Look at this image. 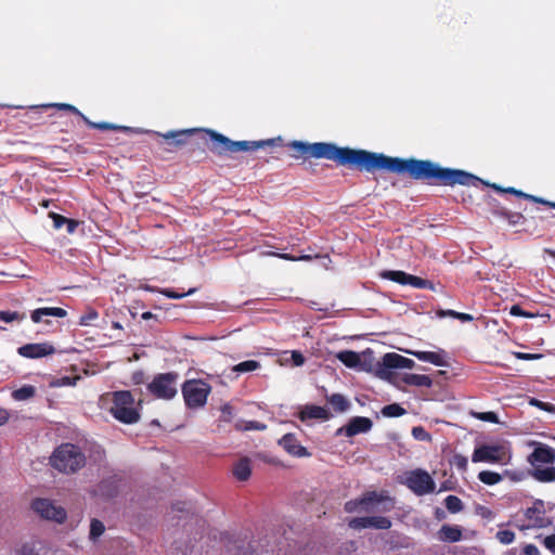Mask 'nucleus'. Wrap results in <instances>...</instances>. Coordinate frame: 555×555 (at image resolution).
Returning a JSON list of instances; mask_svg holds the SVG:
<instances>
[{"instance_id":"obj_63","label":"nucleus","mask_w":555,"mask_h":555,"mask_svg":"<svg viewBox=\"0 0 555 555\" xmlns=\"http://www.w3.org/2000/svg\"><path fill=\"white\" fill-rule=\"evenodd\" d=\"M435 515H436V518H437V519H442V518H444V516H446V515H444V512H443L441 508H439V507H438V508H436Z\"/></svg>"},{"instance_id":"obj_41","label":"nucleus","mask_w":555,"mask_h":555,"mask_svg":"<svg viewBox=\"0 0 555 555\" xmlns=\"http://www.w3.org/2000/svg\"><path fill=\"white\" fill-rule=\"evenodd\" d=\"M99 318V313L95 309H89L79 319L80 325H91L93 321H95Z\"/></svg>"},{"instance_id":"obj_1","label":"nucleus","mask_w":555,"mask_h":555,"mask_svg":"<svg viewBox=\"0 0 555 555\" xmlns=\"http://www.w3.org/2000/svg\"><path fill=\"white\" fill-rule=\"evenodd\" d=\"M287 146L294 151L292 156L296 159L324 158L335 162L338 166H346L359 171L385 170L397 175H408L414 180L426 181L429 184L477 185L481 181L473 173L461 169L443 168L431 160L391 157L383 153L338 146L332 142L309 143L294 140L287 143Z\"/></svg>"},{"instance_id":"obj_50","label":"nucleus","mask_w":555,"mask_h":555,"mask_svg":"<svg viewBox=\"0 0 555 555\" xmlns=\"http://www.w3.org/2000/svg\"><path fill=\"white\" fill-rule=\"evenodd\" d=\"M412 435L418 440H428L430 438L429 434L421 426L413 427Z\"/></svg>"},{"instance_id":"obj_26","label":"nucleus","mask_w":555,"mask_h":555,"mask_svg":"<svg viewBox=\"0 0 555 555\" xmlns=\"http://www.w3.org/2000/svg\"><path fill=\"white\" fill-rule=\"evenodd\" d=\"M48 108L43 107V105L31 106L24 115L26 122H33L34 125L44 124L41 111Z\"/></svg>"},{"instance_id":"obj_12","label":"nucleus","mask_w":555,"mask_h":555,"mask_svg":"<svg viewBox=\"0 0 555 555\" xmlns=\"http://www.w3.org/2000/svg\"><path fill=\"white\" fill-rule=\"evenodd\" d=\"M386 500V496L377 493L376 491H369L360 499L350 500L345 503V511L347 513L365 512L373 513V506Z\"/></svg>"},{"instance_id":"obj_3","label":"nucleus","mask_w":555,"mask_h":555,"mask_svg":"<svg viewBox=\"0 0 555 555\" xmlns=\"http://www.w3.org/2000/svg\"><path fill=\"white\" fill-rule=\"evenodd\" d=\"M531 444L534 446V450L528 455L527 460L534 468L531 473L532 477L540 482L555 481V466L540 468L541 464H554L555 449L535 441Z\"/></svg>"},{"instance_id":"obj_38","label":"nucleus","mask_w":555,"mask_h":555,"mask_svg":"<svg viewBox=\"0 0 555 555\" xmlns=\"http://www.w3.org/2000/svg\"><path fill=\"white\" fill-rule=\"evenodd\" d=\"M43 107H54L59 111H66V112H70L75 115H78L81 119H82V116H85L76 106L72 105V104H67V103H52V104H43Z\"/></svg>"},{"instance_id":"obj_57","label":"nucleus","mask_w":555,"mask_h":555,"mask_svg":"<svg viewBox=\"0 0 555 555\" xmlns=\"http://www.w3.org/2000/svg\"><path fill=\"white\" fill-rule=\"evenodd\" d=\"M455 319L462 321V322H470L474 320V317L468 313L464 312H456Z\"/></svg>"},{"instance_id":"obj_19","label":"nucleus","mask_w":555,"mask_h":555,"mask_svg":"<svg viewBox=\"0 0 555 555\" xmlns=\"http://www.w3.org/2000/svg\"><path fill=\"white\" fill-rule=\"evenodd\" d=\"M525 516L530 522L528 527L543 528L547 525L544 511L535 505L528 507Z\"/></svg>"},{"instance_id":"obj_47","label":"nucleus","mask_w":555,"mask_h":555,"mask_svg":"<svg viewBox=\"0 0 555 555\" xmlns=\"http://www.w3.org/2000/svg\"><path fill=\"white\" fill-rule=\"evenodd\" d=\"M232 417H233V408L229 403L223 404L221 408L220 420L229 423L232 421Z\"/></svg>"},{"instance_id":"obj_20","label":"nucleus","mask_w":555,"mask_h":555,"mask_svg":"<svg viewBox=\"0 0 555 555\" xmlns=\"http://www.w3.org/2000/svg\"><path fill=\"white\" fill-rule=\"evenodd\" d=\"M463 537L459 526L443 525L438 531V538L443 542H459Z\"/></svg>"},{"instance_id":"obj_6","label":"nucleus","mask_w":555,"mask_h":555,"mask_svg":"<svg viewBox=\"0 0 555 555\" xmlns=\"http://www.w3.org/2000/svg\"><path fill=\"white\" fill-rule=\"evenodd\" d=\"M181 390L185 405L189 409H198L206 404L211 387L202 379H190L182 385Z\"/></svg>"},{"instance_id":"obj_40","label":"nucleus","mask_w":555,"mask_h":555,"mask_svg":"<svg viewBox=\"0 0 555 555\" xmlns=\"http://www.w3.org/2000/svg\"><path fill=\"white\" fill-rule=\"evenodd\" d=\"M504 215V219L508 222L509 225L521 224L525 221V217L521 212H515L508 210V212H502Z\"/></svg>"},{"instance_id":"obj_48","label":"nucleus","mask_w":555,"mask_h":555,"mask_svg":"<svg viewBox=\"0 0 555 555\" xmlns=\"http://www.w3.org/2000/svg\"><path fill=\"white\" fill-rule=\"evenodd\" d=\"M50 218L53 220V225L55 229H61L63 225L66 224L68 218L59 215L56 212H50Z\"/></svg>"},{"instance_id":"obj_39","label":"nucleus","mask_w":555,"mask_h":555,"mask_svg":"<svg viewBox=\"0 0 555 555\" xmlns=\"http://www.w3.org/2000/svg\"><path fill=\"white\" fill-rule=\"evenodd\" d=\"M26 318L25 313H20L16 311H0V320L10 323L13 321H23Z\"/></svg>"},{"instance_id":"obj_34","label":"nucleus","mask_w":555,"mask_h":555,"mask_svg":"<svg viewBox=\"0 0 555 555\" xmlns=\"http://www.w3.org/2000/svg\"><path fill=\"white\" fill-rule=\"evenodd\" d=\"M99 491L102 495L113 498L117 494V486L114 480L106 479L100 482Z\"/></svg>"},{"instance_id":"obj_30","label":"nucleus","mask_w":555,"mask_h":555,"mask_svg":"<svg viewBox=\"0 0 555 555\" xmlns=\"http://www.w3.org/2000/svg\"><path fill=\"white\" fill-rule=\"evenodd\" d=\"M260 367V363L256 360H246L232 366V372L237 374L254 372Z\"/></svg>"},{"instance_id":"obj_9","label":"nucleus","mask_w":555,"mask_h":555,"mask_svg":"<svg viewBox=\"0 0 555 555\" xmlns=\"http://www.w3.org/2000/svg\"><path fill=\"white\" fill-rule=\"evenodd\" d=\"M379 275L382 279L398 283L400 285H410L418 289H436L435 284L431 281L409 274L404 271L384 270Z\"/></svg>"},{"instance_id":"obj_22","label":"nucleus","mask_w":555,"mask_h":555,"mask_svg":"<svg viewBox=\"0 0 555 555\" xmlns=\"http://www.w3.org/2000/svg\"><path fill=\"white\" fill-rule=\"evenodd\" d=\"M234 477L240 481H246L251 475V465L248 457L238 460L232 469Z\"/></svg>"},{"instance_id":"obj_16","label":"nucleus","mask_w":555,"mask_h":555,"mask_svg":"<svg viewBox=\"0 0 555 555\" xmlns=\"http://www.w3.org/2000/svg\"><path fill=\"white\" fill-rule=\"evenodd\" d=\"M380 365L385 369H412L415 362L396 352H388L382 358Z\"/></svg>"},{"instance_id":"obj_23","label":"nucleus","mask_w":555,"mask_h":555,"mask_svg":"<svg viewBox=\"0 0 555 555\" xmlns=\"http://www.w3.org/2000/svg\"><path fill=\"white\" fill-rule=\"evenodd\" d=\"M82 120L87 124L88 127H90L92 129H98V130H102V131L113 130V131L131 132V128L127 127V126H118V125L106 122V121L95 122V121H91L87 116H82Z\"/></svg>"},{"instance_id":"obj_13","label":"nucleus","mask_w":555,"mask_h":555,"mask_svg":"<svg viewBox=\"0 0 555 555\" xmlns=\"http://www.w3.org/2000/svg\"><path fill=\"white\" fill-rule=\"evenodd\" d=\"M373 427V422L371 418L365 416H353L349 420V422L339 427L335 431L336 437L345 436L348 438L354 437L360 434H365L370 431Z\"/></svg>"},{"instance_id":"obj_24","label":"nucleus","mask_w":555,"mask_h":555,"mask_svg":"<svg viewBox=\"0 0 555 555\" xmlns=\"http://www.w3.org/2000/svg\"><path fill=\"white\" fill-rule=\"evenodd\" d=\"M402 382L410 386L417 387H430L433 385V379L428 375L413 374L406 373L402 377Z\"/></svg>"},{"instance_id":"obj_61","label":"nucleus","mask_w":555,"mask_h":555,"mask_svg":"<svg viewBox=\"0 0 555 555\" xmlns=\"http://www.w3.org/2000/svg\"><path fill=\"white\" fill-rule=\"evenodd\" d=\"M502 212H508L507 209L503 208V207H500V208H495L492 210V214L494 216H498V217H501V218H504V215Z\"/></svg>"},{"instance_id":"obj_18","label":"nucleus","mask_w":555,"mask_h":555,"mask_svg":"<svg viewBox=\"0 0 555 555\" xmlns=\"http://www.w3.org/2000/svg\"><path fill=\"white\" fill-rule=\"evenodd\" d=\"M67 315V311L63 308L59 307H43L35 309L31 314V321L34 323H39L43 320V317H55V318H65Z\"/></svg>"},{"instance_id":"obj_8","label":"nucleus","mask_w":555,"mask_h":555,"mask_svg":"<svg viewBox=\"0 0 555 555\" xmlns=\"http://www.w3.org/2000/svg\"><path fill=\"white\" fill-rule=\"evenodd\" d=\"M404 485L416 495H425L435 491L436 483L424 469L416 468L405 476Z\"/></svg>"},{"instance_id":"obj_15","label":"nucleus","mask_w":555,"mask_h":555,"mask_svg":"<svg viewBox=\"0 0 555 555\" xmlns=\"http://www.w3.org/2000/svg\"><path fill=\"white\" fill-rule=\"evenodd\" d=\"M279 444L291 455L296 457H308L310 452L302 447L294 434H285Z\"/></svg>"},{"instance_id":"obj_64","label":"nucleus","mask_w":555,"mask_h":555,"mask_svg":"<svg viewBox=\"0 0 555 555\" xmlns=\"http://www.w3.org/2000/svg\"><path fill=\"white\" fill-rule=\"evenodd\" d=\"M544 253L548 254L551 257H553L555 259V250L550 249V248H545Z\"/></svg>"},{"instance_id":"obj_55","label":"nucleus","mask_w":555,"mask_h":555,"mask_svg":"<svg viewBox=\"0 0 555 555\" xmlns=\"http://www.w3.org/2000/svg\"><path fill=\"white\" fill-rule=\"evenodd\" d=\"M524 553L526 555H541L539 548L534 544H527L524 547Z\"/></svg>"},{"instance_id":"obj_28","label":"nucleus","mask_w":555,"mask_h":555,"mask_svg":"<svg viewBox=\"0 0 555 555\" xmlns=\"http://www.w3.org/2000/svg\"><path fill=\"white\" fill-rule=\"evenodd\" d=\"M327 401L336 412H345L349 408L348 400L340 393H333Z\"/></svg>"},{"instance_id":"obj_14","label":"nucleus","mask_w":555,"mask_h":555,"mask_svg":"<svg viewBox=\"0 0 555 555\" xmlns=\"http://www.w3.org/2000/svg\"><path fill=\"white\" fill-rule=\"evenodd\" d=\"M17 353L27 359H39L55 353V348L50 343L26 344L17 349Z\"/></svg>"},{"instance_id":"obj_27","label":"nucleus","mask_w":555,"mask_h":555,"mask_svg":"<svg viewBox=\"0 0 555 555\" xmlns=\"http://www.w3.org/2000/svg\"><path fill=\"white\" fill-rule=\"evenodd\" d=\"M222 540H224L229 552H233V555H256L254 550H245L243 546L237 545V541H231L229 534H225Z\"/></svg>"},{"instance_id":"obj_56","label":"nucleus","mask_w":555,"mask_h":555,"mask_svg":"<svg viewBox=\"0 0 555 555\" xmlns=\"http://www.w3.org/2000/svg\"><path fill=\"white\" fill-rule=\"evenodd\" d=\"M65 225H66L67 232L69 234H73L76 231L77 227L79 225V222L77 220H75V219H69L68 218V220H67Z\"/></svg>"},{"instance_id":"obj_49","label":"nucleus","mask_w":555,"mask_h":555,"mask_svg":"<svg viewBox=\"0 0 555 555\" xmlns=\"http://www.w3.org/2000/svg\"><path fill=\"white\" fill-rule=\"evenodd\" d=\"M509 313L514 317H525V318H533L534 314L524 311L519 305H514L511 307Z\"/></svg>"},{"instance_id":"obj_17","label":"nucleus","mask_w":555,"mask_h":555,"mask_svg":"<svg viewBox=\"0 0 555 555\" xmlns=\"http://www.w3.org/2000/svg\"><path fill=\"white\" fill-rule=\"evenodd\" d=\"M416 359L420 361L428 362L437 366H448V362L446 361V352L440 350L438 352L435 351H411Z\"/></svg>"},{"instance_id":"obj_10","label":"nucleus","mask_w":555,"mask_h":555,"mask_svg":"<svg viewBox=\"0 0 555 555\" xmlns=\"http://www.w3.org/2000/svg\"><path fill=\"white\" fill-rule=\"evenodd\" d=\"M33 511L47 520H53L63 524L66 520L67 513L62 506H56L51 500L37 498L31 502Z\"/></svg>"},{"instance_id":"obj_62","label":"nucleus","mask_w":555,"mask_h":555,"mask_svg":"<svg viewBox=\"0 0 555 555\" xmlns=\"http://www.w3.org/2000/svg\"><path fill=\"white\" fill-rule=\"evenodd\" d=\"M276 256L285 260H297V258L291 256L289 254H276Z\"/></svg>"},{"instance_id":"obj_36","label":"nucleus","mask_w":555,"mask_h":555,"mask_svg":"<svg viewBox=\"0 0 555 555\" xmlns=\"http://www.w3.org/2000/svg\"><path fill=\"white\" fill-rule=\"evenodd\" d=\"M348 526L354 530L371 528V516L351 518Z\"/></svg>"},{"instance_id":"obj_32","label":"nucleus","mask_w":555,"mask_h":555,"mask_svg":"<svg viewBox=\"0 0 555 555\" xmlns=\"http://www.w3.org/2000/svg\"><path fill=\"white\" fill-rule=\"evenodd\" d=\"M444 505L451 514L460 513L464 508L462 500L459 496L452 494L444 499Z\"/></svg>"},{"instance_id":"obj_5","label":"nucleus","mask_w":555,"mask_h":555,"mask_svg":"<svg viewBox=\"0 0 555 555\" xmlns=\"http://www.w3.org/2000/svg\"><path fill=\"white\" fill-rule=\"evenodd\" d=\"M109 413L122 424H135L140 420V402L137 403L129 390L112 392Z\"/></svg>"},{"instance_id":"obj_60","label":"nucleus","mask_w":555,"mask_h":555,"mask_svg":"<svg viewBox=\"0 0 555 555\" xmlns=\"http://www.w3.org/2000/svg\"><path fill=\"white\" fill-rule=\"evenodd\" d=\"M143 376H144L143 372H135V373H133V375H132L133 383L134 384H141L142 380H143Z\"/></svg>"},{"instance_id":"obj_29","label":"nucleus","mask_w":555,"mask_h":555,"mask_svg":"<svg viewBox=\"0 0 555 555\" xmlns=\"http://www.w3.org/2000/svg\"><path fill=\"white\" fill-rule=\"evenodd\" d=\"M36 393V388L31 385H24L12 392V398L16 401H24L33 398Z\"/></svg>"},{"instance_id":"obj_46","label":"nucleus","mask_w":555,"mask_h":555,"mask_svg":"<svg viewBox=\"0 0 555 555\" xmlns=\"http://www.w3.org/2000/svg\"><path fill=\"white\" fill-rule=\"evenodd\" d=\"M530 404L533 405V406L539 408L540 410L546 411V412L555 411V405L554 404L548 403V402L540 401V400H538L535 398H532L530 400Z\"/></svg>"},{"instance_id":"obj_45","label":"nucleus","mask_w":555,"mask_h":555,"mask_svg":"<svg viewBox=\"0 0 555 555\" xmlns=\"http://www.w3.org/2000/svg\"><path fill=\"white\" fill-rule=\"evenodd\" d=\"M195 291H196L195 288H191L186 293H178L173 289L165 288L160 293L171 299H181L188 295H192Z\"/></svg>"},{"instance_id":"obj_11","label":"nucleus","mask_w":555,"mask_h":555,"mask_svg":"<svg viewBox=\"0 0 555 555\" xmlns=\"http://www.w3.org/2000/svg\"><path fill=\"white\" fill-rule=\"evenodd\" d=\"M506 457L505 448L501 444H482L475 448L472 461L474 463H504Z\"/></svg>"},{"instance_id":"obj_25","label":"nucleus","mask_w":555,"mask_h":555,"mask_svg":"<svg viewBox=\"0 0 555 555\" xmlns=\"http://www.w3.org/2000/svg\"><path fill=\"white\" fill-rule=\"evenodd\" d=\"M336 358L347 367H356L360 364V356L352 350H344L337 353Z\"/></svg>"},{"instance_id":"obj_35","label":"nucleus","mask_w":555,"mask_h":555,"mask_svg":"<svg viewBox=\"0 0 555 555\" xmlns=\"http://www.w3.org/2000/svg\"><path fill=\"white\" fill-rule=\"evenodd\" d=\"M382 414L386 417H399L405 414V410L398 403H391L382 409Z\"/></svg>"},{"instance_id":"obj_52","label":"nucleus","mask_w":555,"mask_h":555,"mask_svg":"<svg viewBox=\"0 0 555 555\" xmlns=\"http://www.w3.org/2000/svg\"><path fill=\"white\" fill-rule=\"evenodd\" d=\"M80 379L79 376H64L61 379H59V385L61 386H75L77 380Z\"/></svg>"},{"instance_id":"obj_37","label":"nucleus","mask_w":555,"mask_h":555,"mask_svg":"<svg viewBox=\"0 0 555 555\" xmlns=\"http://www.w3.org/2000/svg\"><path fill=\"white\" fill-rule=\"evenodd\" d=\"M391 527V520L384 516H371V528L386 530Z\"/></svg>"},{"instance_id":"obj_44","label":"nucleus","mask_w":555,"mask_h":555,"mask_svg":"<svg viewBox=\"0 0 555 555\" xmlns=\"http://www.w3.org/2000/svg\"><path fill=\"white\" fill-rule=\"evenodd\" d=\"M451 464L455 466L459 470H466L467 469V457L462 454H454L451 459Z\"/></svg>"},{"instance_id":"obj_54","label":"nucleus","mask_w":555,"mask_h":555,"mask_svg":"<svg viewBox=\"0 0 555 555\" xmlns=\"http://www.w3.org/2000/svg\"><path fill=\"white\" fill-rule=\"evenodd\" d=\"M543 543L544 546L555 555V534L547 535Z\"/></svg>"},{"instance_id":"obj_51","label":"nucleus","mask_w":555,"mask_h":555,"mask_svg":"<svg viewBox=\"0 0 555 555\" xmlns=\"http://www.w3.org/2000/svg\"><path fill=\"white\" fill-rule=\"evenodd\" d=\"M305 357L300 351L294 350L292 351V361L294 365L300 366L305 363Z\"/></svg>"},{"instance_id":"obj_31","label":"nucleus","mask_w":555,"mask_h":555,"mask_svg":"<svg viewBox=\"0 0 555 555\" xmlns=\"http://www.w3.org/2000/svg\"><path fill=\"white\" fill-rule=\"evenodd\" d=\"M478 479L488 486H493L502 481V476L499 473L492 470H481L478 474Z\"/></svg>"},{"instance_id":"obj_53","label":"nucleus","mask_w":555,"mask_h":555,"mask_svg":"<svg viewBox=\"0 0 555 555\" xmlns=\"http://www.w3.org/2000/svg\"><path fill=\"white\" fill-rule=\"evenodd\" d=\"M516 358L519 360H538L542 358L540 353H525V352H516Z\"/></svg>"},{"instance_id":"obj_33","label":"nucleus","mask_w":555,"mask_h":555,"mask_svg":"<svg viewBox=\"0 0 555 555\" xmlns=\"http://www.w3.org/2000/svg\"><path fill=\"white\" fill-rule=\"evenodd\" d=\"M104 524L96 518H92L90 522L89 539L95 542L104 533Z\"/></svg>"},{"instance_id":"obj_59","label":"nucleus","mask_w":555,"mask_h":555,"mask_svg":"<svg viewBox=\"0 0 555 555\" xmlns=\"http://www.w3.org/2000/svg\"><path fill=\"white\" fill-rule=\"evenodd\" d=\"M9 420V413L5 409L0 408V426L5 424Z\"/></svg>"},{"instance_id":"obj_58","label":"nucleus","mask_w":555,"mask_h":555,"mask_svg":"<svg viewBox=\"0 0 555 555\" xmlns=\"http://www.w3.org/2000/svg\"><path fill=\"white\" fill-rule=\"evenodd\" d=\"M456 312L455 310H439L437 311V314L440 317V318H444V317H451L453 319H455V315H456Z\"/></svg>"},{"instance_id":"obj_4","label":"nucleus","mask_w":555,"mask_h":555,"mask_svg":"<svg viewBox=\"0 0 555 555\" xmlns=\"http://www.w3.org/2000/svg\"><path fill=\"white\" fill-rule=\"evenodd\" d=\"M50 463L61 473L73 474L85 466L86 456L78 446L63 443L52 453Z\"/></svg>"},{"instance_id":"obj_2","label":"nucleus","mask_w":555,"mask_h":555,"mask_svg":"<svg viewBox=\"0 0 555 555\" xmlns=\"http://www.w3.org/2000/svg\"><path fill=\"white\" fill-rule=\"evenodd\" d=\"M196 133H201V140L212 154L218 156H229L238 152H251L266 146L272 147L283 144L281 137L260 141H232L228 137L210 129L172 130L166 133L157 132V135L163 138L166 152H175L185 146L189 143V139Z\"/></svg>"},{"instance_id":"obj_43","label":"nucleus","mask_w":555,"mask_h":555,"mask_svg":"<svg viewBox=\"0 0 555 555\" xmlns=\"http://www.w3.org/2000/svg\"><path fill=\"white\" fill-rule=\"evenodd\" d=\"M474 415L476 418L483 421V422H489V423H493V424L500 423L498 414L492 411L479 412V413H475Z\"/></svg>"},{"instance_id":"obj_21","label":"nucleus","mask_w":555,"mask_h":555,"mask_svg":"<svg viewBox=\"0 0 555 555\" xmlns=\"http://www.w3.org/2000/svg\"><path fill=\"white\" fill-rule=\"evenodd\" d=\"M330 413L328 411L319 405H306L305 409L300 412V420H328Z\"/></svg>"},{"instance_id":"obj_7","label":"nucleus","mask_w":555,"mask_h":555,"mask_svg":"<svg viewBox=\"0 0 555 555\" xmlns=\"http://www.w3.org/2000/svg\"><path fill=\"white\" fill-rule=\"evenodd\" d=\"M178 373L168 372L159 373L154 376L153 380L147 385V390L157 399L170 400L177 392Z\"/></svg>"},{"instance_id":"obj_42","label":"nucleus","mask_w":555,"mask_h":555,"mask_svg":"<svg viewBox=\"0 0 555 555\" xmlns=\"http://www.w3.org/2000/svg\"><path fill=\"white\" fill-rule=\"evenodd\" d=\"M495 537L502 544H511L515 540V533L511 530H500Z\"/></svg>"}]
</instances>
